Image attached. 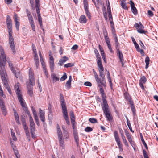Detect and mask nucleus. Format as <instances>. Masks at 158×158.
Instances as JSON below:
<instances>
[{
	"label": "nucleus",
	"instance_id": "obj_37",
	"mask_svg": "<svg viewBox=\"0 0 158 158\" xmlns=\"http://www.w3.org/2000/svg\"><path fill=\"white\" fill-rule=\"evenodd\" d=\"M99 76L102 79V80H103L104 81H105V75L103 73V71H99Z\"/></svg>",
	"mask_w": 158,
	"mask_h": 158
},
{
	"label": "nucleus",
	"instance_id": "obj_62",
	"mask_svg": "<svg viewBox=\"0 0 158 158\" xmlns=\"http://www.w3.org/2000/svg\"><path fill=\"white\" fill-rule=\"evenodd\" d=\"M58 138H63L62 134V132H60L57 133Z\"/></svg>",
	"mask_w": 158,
	"mask_h": 158
},
{
	"label": "nucleus",
	"instance_id": "obj_10",
	"mask_svg": "<svg viewBox=\"0 0 158 158\" xmlns=\"http://www.w3.org/2000/svg\"><path fill=\"white\" fill-rule=\"evenodd\" d=\"M27 16L28 17V20L32 28V29L33 31H34L35 28L33 17L31 13L27 15Z\"/></svg>",
	"mask_w": 158,
	"mask_h": 158
},
{
	"label": "nucleus",
	"instance_id": "obj_24",
	"mask_svg": "<svg viewBox=\"0 0 158 158\" xmlns=\"http://www.w3.org/2000/svg\"><path fill=\"white\" fill-rule=\"evenodd\" d=\"M59 142V145L60 147L62 149H64L65 147L64 143V139L63 138H58Z\"/></svg>",
	"mask_w": 158,
	"mask_h": 158
},
{
	"label": "nucleus",
	"instance_id": "obj_1",
	"mask_svg": "<svg viewBox=\"0 0 158 158\" xmlns=\"http://www.w3.org/2000/svg\"><path fill=\"white\" fill-rule=\"evenodd\" d=\"M0 52L1 58L2 59L3 61L0 62V74L2 79L6 77L7 75L5 69V66L6 61V55L5 54L4 50L3 47L0 45Z\"/></svg>",
	"mask_w": 158,
	"mask_h": 158
},
{
	"label": "nucleus",
	"instance_id": "obj_60",
	"mask_svg": "<svg viewBox=\"0 0 158 158\" xmlns=\"http://www.w3.org/2000/svg\"><path fill=\"white\" fill-rule=\"evenodd\" d=\"M16 72V71L15 72H14L13 73L15 75V77L17 78H18L19 76V74H20V73L19 72Z\"/></svg>",
	"mask_w": 158,
	"mask_h": 158
},
{
	"label": "nucleus",
	"instance_id": "obj_58",
	"mask_svg": "<svg viewBox=\"0 0 158 158\" xmlns=\"http://www.w3.org/2000/svg\"><path fill=\"white\" fill-rule=\"evenodd\" d=\"M32 50L33 52V53L35 52H37L35 48V47L33 44H32Z\"/></svg>",
	"mask_w": 158,
	"mask_h": 158
},
{
	"label": "nucleus",
	"instance_id": "obj_42",
	"mask_svg": "<svg viewBox=\"0 0 158 158\" xmlns=\"http://www.w3.org/2000/svg\"><path fill=\"white\" fill-rule=\"evenodd\" d=\"M0 106L1 109L5 108L4 102L1 99H0Z\"/></svg>",
	"mask_w": 158,
	"mask_h": 158
},
{
	"label": "nucleus",
	"instance_id": "obj_48",
	"mask_svg": "<svg viewBox=\"0 0 158 158\" xmlns=\"http://www.w3.org/2000/svg\"><path fill=\"white\" fill-rule=\"evenodd\" d=\"M26 135L27 137V139L29 140H30V133L29 132V131H25Z\"/></svg>",
	"mask_w": 158,
	"mask_h": 158
},
{
	"label": "nucleus",
	"instance_id": "obj_52",
	"mask_svg": "<svg viewBox=\"0 0 158 158\" xmlns=\"http://www.w3.org/2000/svg\"><path fill=\"white\" fill-rule=\"evenodd\" d=\"M49 56H50L49 63H54V59L53 57L52 56H51V54H49Z\"/></svg>",
	"mask_w": 158,
	"mask_h": 158
},
{
	"label": "nucleus",
	"instance_id": "obj_4",
	"mask_svg": "<svg viewBox=\"0 0 158 158\" xmlns=\"http://www.w3.org/2000/svg\"><path fill=\"white\" fill-rule=\"evenodd\" d=\"M101 106L107 120L109 121H111L113 119V118L110 112L108 103L101 104Z\"/></svg>",
	"mask_w": 158,
	"mask_h": 158
},
{
	"label": "nucleus",
	"instance_id": "obj_49",
	"mask_svg": "<svg viewBox=\"0 0 158 158\" xmlns=\"http://www.w3.org/2000/svg\"><path fill=\"white\" fill-rule=\"evenodd\" d=\"M108 17L109 20H112V17L111 14V11H109L108 12Z\"/></svg>",
	"mask_w": 158,
	"mask_h": 158
},
{
	"label": "nucleus",
	"instance_id": "obj_59",
	"mask_svg": "<svg viewBox=\"0 0 158 158\" xmlns=\"http://www.w3.org/2000/svg\"><path fill=\"white\" fill-rule=\"evenodd\" d=\"M13 110L15 117L19 116L18 113L14 108L13 109Z\"/></svg>",
	"mask_w": 158,
	"mask_h": 158
},
{
	"label": "nucleus",
	"instance_id": "obj_13",
	"mask_svg": "<svg viewBox=\"0 0 158 158\" xmlns=\"http://www.w3.org/2000/svg\"><path fill=\"white\" fill-rule=\"evenodd\" d=\"M130 3L131 11L135 15H136L137 14V10L135 6L134 2L132 1L131 0L130 1Z\"/></svg>",
	"mask_w": 158,
	"mask_h": 158
},
{
	"label": "nucleus",
	"instance_id": "obj_55",
	"mask_svg": "<svg viewBox=\"0 0 158 158\" xmlns=\"http://www.w3.org/2000/svg\"><path fill=\"white\" fill-rule=\"evenodd\" d=\"M107 4V12H108L109 11H111L110 3L109 1H108V3Z\"/></svg>",
	"mask_w": 158,
	"mask_h": 158
},
{
	"label": "nucleus",
	"instance_id": "obj_35",
	"mask_svg": "<svg viewBox=\"0 0 158 158\" xmlns=\"http://www.w3.org/2000/svg\"><path fill=\"white\" fill-rule=\"evenodd\" d=\"M67 76L65 73H64L63 76L61 77L60 79V81L65 80L67 78Z\"/></svg>",
	"mask_w": 158,
	"mask_h": 158
},
{
	"label": "nucleus",
	"instance_id": "obj_22",
	"mask_svg": "<svg viewBox=\"0 0 158 158\" xmlns=\"http://www.w3.org/2000/svg\"><path fill=\"white\" fill-rule=\"evenodd\" d=\"M79 21L81 23H85L87 22V20L85 15H82L79 19Z\"/></svg>",
	"mask_w": 158,
	"mask_h": 158
},
{
	"label": "nucleus",
	"instance_id": "obj_44",
	"mask_svg": "<svg viewBox=\"0 0 158 158\" xmlns=\"http://www.w3.org/2000/svg\"><path fill=\"white\" fill-rule=\"evenodd\" d=\"M15 22L16 28L18 31H19V23L17 20L15 21Z\"/></svg>",
	"mask_w": 158,
	"mask_h": 158
},
{
	"label": "nucleus",
	"instance_id": "obj_34",
	"mask_svg": "<svg viewBox=\"0 0 158 158\" xmlns=\"http://www.w3.org/2000/svg\"><path fill=\"white\" fill-rule=\"evenodd\" d=\"M85 13L88 18L90 19H91V14L89 10V9L85 10Z\"/></svg>",
	"mask_w": 158,
	"mask_h": 158
},
{
	"label": "nucleus",
	"instance_id": "obj_18",
	"mask_svg": "<svg viewBox=\"0 0 158 158\" xmlns=\"http://www.w3.org/2000/svg\"><path fill=\"white\" fill-rule=\"evenodd\" d=\"M68 60L69 58L68 57L65 56H64L60 60L58 63V64L60 66H62L64 63Z\"/></svg>",
	"mask_w": 158,
	"mask_h": 158
},
{
	"label": "nucleus",
	"instance_id": "obj_47",
	"mask_svg": "<svg viewBox=\"0 0 158 158\" xmlns=\"http://www.w3.org/2000/svg\"><path fill=\"white\" fill-rule=\"evenodd\" d=\"M127 125L128 127H129L130 130L131 131V132H132V133H133L134 131L132 129V127H131V124L130 123V122H128V123H127Z\"/></svg>",
	"mask_w": 158,
	"mask_h": 158
},
{
	"label": "nucleus",
	"instance_id": "obj_64",
	"mask_svg": "<svg viewBox=\"0 0 158 158\" xmlns=\"http://www.w3.org/2000/svg\"><path fill=\"white\" fill-rule=\"evenodd\" d=\"M5 2L7 4H10L12 2V0H4Z\"/></svg>",
	"mask_w": 158,
	"mask_h": 158
},
{
	"label": "nucleus",
	"instance_id": "obj_38",
	"mask_svg": "<svg viewBox=\"0 0 158 158\" xmlns=\"http://www.w3.org/2000/svg\"><path fill=\"white\" fill-rule=\"evenodd\" d=\"M50 67L51 72H53L54 69V63H49Z\"/></svg>",
	"mask_w": 158,
	"mask_h": 158
},
{
	"label": "nucleus",
	"instance_id": "obj_7",
	"mask_svg": "<svg viewBox=\"0 0 158 158\" xmlns=\"http://www.w3.org/2000/svg\"><path fill=\"white\" fill-rule=\"evenodd\" d=\"M60 104L62 111L67 110V107L66 106V103L63 94H60Z\"/></svg>",
	"mask_w": 158,
	"mask_h": 158
},
{
	"label": "nucleus",
	"instance_id": "obj_43",
	"mask_svg": "<svg viewBox=\"0 0 158 158\" xmlns=\"http://www.w3.org/2000/svg\"><path fill=\"white\" fill-rule=\"evenodd\" d=\"M44 71V72L47 78H48L49 77L48 74V72L47 70L46 67H44L43 68Z\"/></svg>",
	"mask_w": 158,
	"mask_h": 158
},
{
	"label": "nucleus",
	"instance_id": "obj_26",
	"mask_svg": "<svg viewBox=\"0 0 158 158\" xmlns=\"http://www.w3.org/2000/svg\"><path fill=\"white\" fill-rule=\"evenodd\" d=\"M114 35L115 36L114 37V39L115 41V48L116 49H119V43L118 41V40L117 38V37L116 36V34L114 33Z\"/></svg>",
	"mask_w": 158,
	"mask_h": 158
},
{
	"label": "nucleus",
	"instance_id": "obj_14",
	"mask_svg": "<svg viewBox=\"0 0 158 158\" xmlns=\"http://www.w3.org/2000/svg\"><path fill=\"white\" fill-rule=\"evenodd\" d=\"M114 134L115 141L116 142L118 146L122 145L121 143V142L119 138L117 131H115L114 132Z\"/></svg>",
	"mask_w": 158,
	"mask_h": 158
},
{
	"label": "nucleus",
	"instance_id": "obj_32",
	"mask_svg": "<svg viewBox=\"0 0 158 158\" xmlns=\"http://www.w3.org/2000/svg\"><path fill=\"white\" fill-rule=\"evenodd\" d=\"M6 97V95L4 94L2 88H0V99H1L2 98H5Z\"/></svg>",
	"mask_w": 158,
	"mask_h": 158
},
{
	"label": "nucleus",
	"instance_id": "obj_56",
	"mask_svg": "<svg viewBox=\"0 0 158 158\" xmlns=\"http://www.w3.org/2000/svg\"><path fill=\"white\" fill-rule=\"evenodd\" d=\"M148 15L150 17H152L153 15V13L151 10H148Z\"/></svg>",
	"mask_w": 158,
	"mask_h": 158
},
{
	"label": "nucleus",
	"instance_id": "obj_27",
	"mask_svg": "<svg viewBox=\"0 0 158 158\" xmlns=\"http://www.w3.org/2000/svg\"><path fill=\"white\" fill-rule=\"evenodd\" d=\"M51 77L55 82H56V81L59 80V78L57 77L55 73H52V74Z\"/></svg>",
	"mask_w": 158,
	"mask_h": 158
},
{
	"label": "nucleus",
	"instance_id": "obj_31",
	"mask_svg": "<svg viewBox=\"0 0 158 158\" xmlns=\"http://www.w3.org/2000/svg\"><path fill=\"white\" fill-rule=\"evenodd\" d=\"M83 4L85 10L89 9V6L87 0H84Z\"/></svg>",
	"mask_w": 158,
	"mask_h": 158
},
{
	"label": "nucleus",
	"instance_id": "obj_25",
	"mask_svg": "<svg viewBox=\"0 0 158 158\" xmlns=\"http://www.w3.org/2000/svg\"><path fill=\"white\" fill-rule=\"evenodd\" d=\"M30 129L31 131V136L32 138H33L34 136V131L35 129V126H30Z\"/></svg>",
	"mask_w": 158,
	"mask_h": 158
},
{
	"label": "nucleus",
	"instance_id": "obj_39",
	"mask_svg": "<svg viewBox=\"0 0 158 158\" xmlns=\"http://www.w3.org/2000/svg\"><path fill=\"white\" fill-rule=\"evenodd\" d=\"M131 110L133 112V113L134 114L135 113V108L134 107L133 102H131Z\"/></svg>",
	"mask_w": 158,
	"mask_h": 158
},
{
	"label": "nucleus",
	"instance_id": "obj_23",
	"mask_svg": "<svg viewBox=\"0 0 158 158\" xmlns=\"http://www.w3.org/2000/svg\"><path fill=\"white\" fill-rule=\"evenodd\" d=\"M126 0H121V5L123 9L127 10L128 7L126 5Z\"/></svg>",
	"mask_w": 158,
	"mask_h": 158
},
{
	"label": "nucleus",
	"instance_id": "obj_46",
	"mask_svg": "<svg viewBox=\"0 0 158 158\" xmlns=\"http://www.w3.org/2000/svg\"><path fill=\"white\" fill-rule=\"evenodd\" d=\"M93 130L92 128L90 127H87L85 128V131L86 132H89L92 131Z\"/></svg>",
	"mask_w": 158,
	"mask_h": 158
},
{
	"label": "nucleus",
	"instance_id": "obj_15",
	"mask_svg": "<svg viewBox=\"0 0 158 158\" xmlns=\"http://www.w3.org/2000/svg\"><path fill=\"white\" fill-rule=\"evenodd\" d=\"M124 132L128 141L132 145V140L130 133L126 129L124 130Z\"/></svg>",
	"mask_w": 158,
	"mask_h": 158
},
{
	"label": "nucleus",
	"instance_id": "obj_40",
	"mask_svg": "<svg viewBox=\"0 0 158 158\" xmlns=\"http://www.w3.org/2000/svg\"><path fill=\"white\" fill-rule=\"evenodd\" d=\"M74 65V64L73 63H68L66 64H65L64 65V67L65 68H68L69 67H71Z\"/></svg>",
	"mask_w": 158,
	"mask_h": 158
},
{
	"label": "nucleus",
	"instance_id": "obj_50",
	"mask_svg": "<svg viewBox=\"0 0 158 158\" xmlns=\"http://www.w3.org/2000/svg\"><path fill=\"white\" fill-rule=\"evenodd\" d=\"M84 85L88 86H92V84L89 82H85L84 83Z\"/></svg>",
	"mask_w": 158,
	"mask_h": 158
},
{
	"label": "nucleus",
	"instance_id": "obj_29",
	"mask_svg": "<svg viewBox=\"0 0 158 158\" xmlns=\"http://www.w3.org/2000/svg\"><path fill=\"white\" fill-rule=\"evenodd\" d=\"M145 62L146 63L145 69H147L148 67V65L149 64L150 59L148 56L146 57L145 59Z\"/></svg>",
	"mask_w": 158,
	"mask_h": 158
},
{
	"label": "nucleus",
	"instance_id": "obj_41",
	"mask_svg": "<svg viewBox=\"0 0 158 158\" xmlns=\"http://www.w3.org/2000/svg\"><path fill=\"white\" fill-rule=\"evenodd\" d=\"M89 121L90 122L93 123H96L97 122V119L93 118H90L89 119Z\"/></svg>",
	"mask_w": 158,
	"mask_h": 158
},
{
	"label": "nucleus",
	"instance_id": "obj_57",
	"mask_svg": "<svg viewBox=\"0 0 158 158\" xmlns=\"http://www.w3.org/2000/svg\"><path fill=\"white\" fill-rule=\"evenodd\" d=\"M24 129L25 131H28V128L26 124H25L24 125H23Z\"/></svg>",
	"mask_w": 158,
	"mask_h": 158
},
{
	"label": "nucleus",
	"instance_id": "obj_63",
	"mask_svg": "<svg viewBox=\"0 0 158 158\" xmlns=\"http://www.w3.org/2000/svg\"><path fill=\"white\" fill-rule=\"evenodd\" d=\"M139 42H140V43L139 44L140 45V46L141 47H142L143 49H146V47L144 46V45L143 43L142 42L141 40H140Z\"/></svg>",
	"mask_w": 158,
	"mask_h": 158
},
{
	"label": "nucleus",
	"instance_id": "obj_17",
	"mask_svg": "<svg viewBox=\"0 0 158 158\" xmlns=\"http://www.w3.org/2000/svg\"><path fill=\"white\" fill-rule=\"evenodd\" d=\"M6 23L7 28L12 27V21L9 15L6 17Z\"/></svg>",
	"mask_w": 158,
	"mask_h": 158
},
{
	"label": "nucleus",
	"instance_id": "obj_3",
	"mask_svg": "<svg viewBox=\"0 0 158 158\" xmlns=\"http://www.w3.org/2000/svg\"><path fill=\"white\" fill-rule=\"evenodd\" d=\"M29 80L26 83L28 94L32 96L33 94V87L35 85V80L33 72L31 68L29 69Z\"/></svg>",
	"mask_w": 158,
	"mask_h": 158
},
{
	"label": "nucleus",
	"instance_id": "obj_21",
	"mask_svg": "<svg viewBox=\"0 0 158 158\" xmlns=\"http://www.w3.org/2000/svg\"><path fill=\"white\" fill-rule=\"evenodd\" d=\"M116 52L120 60H123V54L122 52L120 51L119 49H116Z\"/></svg>",
	"mask_w": 158,
	"mask_h": 158
},
{
	"label": "nucleus",
	"instance_id": "obj_8",
	"mask_svg": "<svg viewBox=\"0 0 158 158\" xmlns=\"http://www.w3.org/2000/svg\"><path fill=\"white\" fill-rule=\"evenodd\" d=\"M39 112L40 119L43 123L44 127H46V125L45 123V113L42 111L40 108L39 109Z\"/></svg>",
	"mask_w": 158,
	"mask_h": 158
},
{
	"label": "nucleus",
	"instance_id": "obj_6",
	"mask_svg": "<svg viewBox=\"0 0 158 158\" xmlns=\"http://www.w3.org/2000/svg\"><path fill=\"white\" fill-rule=\"evenodd\" d=\"M134 27L137 29V31L140 33L145 34L147 32L146 31H145L143 30L144 27L140 22H139V24L136 23Z\"/></svg>",
	"mask_w": 158,
	"mask_h": 158
},
{
	"label": "nucleus",
	"instance_id": "obj_61",
	"mask_svg": "<svg viewBox=\"0 0 158 158\" xmlns=\"http://www.w3.org/2000/svg\"><path fill=\"white\" fill-rule=\"evenodd\" d=\"M15 120L16 121V123L18 124H19L20 122H19V116L16 117H15Z\"/></svg>",
	"mask_w": 158,
	"mask_h": 158
},
{
	"label": "nucleus",
	"instance_id": "obj_36",
	"mask_svg": "<svg viewBox=\"0 0 158 158\" xmlns=\"http://www.w3.org/2000/svg\"><path fill=\"white\" fill-rule=\"evenodd\" d=\"M38 20L40 26L41 27L42 26V19L40 15H38Z\"/></svg>",
	"mask_w": 158,
	"mask_h": 158
},
{
	"label": "nucleus",
	"instance_id": "obj_30",
	"mask_svg": "<svg viewBox=\"0 0 158 158\" xmlns=\"http://www.w3.org/2000/svg\"><path fill=\"white\" fill-rule=\"evenodd\" d=\"M35 8L36 10H40L39 7L40 5L39 4V0H35Z\"/></svg>",
	"mask_w": 158,
	"mask_h": 158
},
{
	"label": "nucleus",
	"instance_id": "obj_19",
	"mask_svg": "<svg viewBox=\"0 0 158 158\" xmlns=\"http://www.w3.org/2000/svg\"><path fill=\"white\" fill-rule=\"evenodd\" d=\"M72 81V77L70 76L69 77V79L67 81L65 84L66 88L68 89H69L71 87V82Z\"/></svg>",
	"mask_w": 158,
	"mask_h": 158
},
{
	"label": "nucleus",
	"instance_id": "obj_20",
	"mask_svg": "<svg viewBox=\"0 0 158 158\" xmlns=\"http://www.w3.org/2000/svg\"><path fill=\"white\" fill-rule=\"evenodd\" d=\"M73 134L74 136V139L76 144L78 145L79 143V137L77 131H73Z\"/></svg>",
	"mask_w": 158,
	"mask_h": 158
},
{
	"label": "nucleus",
	"instance_id": "obj_16",
	"mask_svg": "<svg viewBox=\"0 0 158 158\" xmlns=\"http://www.w3.org/2000/svg\"><path fill=\"white\" fill-rule=\"evenodd\" d=\"M62 113L64 115V119L66 120L67 123L69 125L70 124V121L68 116L67 110L62 111Z\"/></svg>",
	"mask_w": 158,
	"mask_h": 158
},
{
	"label": "nucleus",
	"instance_id": "obj_54",
	"mask_svg": "<svg viewBox=\"0 0 158 158\" xmlns=\"http://www.w3.org/2000/svg\"><path fill=\"white\" fill-rule=\"evenodd\" d=\"M143 153L144 158H148V157L147 156L146 152L145 150H143Z\"/></svg>",
	"mask_w": 158,
	"mask_h": 158
},
{
	"label": "nucleus",
	"instance_id": "obj_33",
	"mask_svg": "<svg viewBox=\"0 0 158 158\" xmlns=\"http://www.w3.org/2000/svg\"><path fill=\"white\" fill-rule=\"evenodd\" d=\"M2 79L5 87L9 86L8 83V81L6 79V77H5V78H4V79Z\"/></svg>",
	"mask_w": 158,
	"mask_h": 158
},
{
	"label": "nucleus",
	"instance_id": "obj_11",
	"mask_svg": "<svg viewBox=\"0 0 158 158\" xmlns=\"http://www.w3.org/2000/svg\"><path fill=\"white\" fill-rule=\"evenodd\" d=\"M95 78L98 84V86H101V84H103L104 87H105L106 81L103 80H102L101 79H99L98 77V75L96 74L95 75Z\"/></svg>",
	"mask_w": 158,
	"mask_h": 158
},
{
	"label": "nucleus",
	"instance_id": "obj_28",
	"mask_svg": "<svg viewBox=\"0 0 158 158\" xmlns=\"http://www.w3.org/2000/svg\"><path fill=\"white\" fill-rule=\"evenodd\" d=\"M140 137L141 140L143 143L144 146L147 149H148L147 146V145L146 144L145 141L143 139V136L142 135V134L140 133Z\"/></svg>",
	"mask_w": 158,
	"mask_h": 158
},
{
	"label": "nucleus",
	"instance_id": "obj_45",
	"mask_svg": "<svg viewBox=\"0 0 158 158\" xmlns=\"http://www.w3.org/2000/svg\"><path fill=\"white\" fill-rule=\"evenodd\" d=\"M97 64L98 67L102 66V62H101V59L100 57L99 58L97 61Z\"/></svg>",
	"mask_w": 158,
	"mask_h": 158
},
{
	"label": "nucleus",
	"instance_id": "obj_9",
	"mask_svg": "<svg viewBox=\"0 0 158 158\" xmlns=\"http://www.w3.org/2000/svg\"><path fill=\"white\" fill-rule=\"evenodd\" d=\"M101 86H98L100 87V92L102 95V100L103 101V103L102 104H104L107 103V101L106 100V96L105 94L104 90L102 88L103 86H104L103 84H101Z\"/></svg>",
	"mask_w": 158,
	"mask_h": 158
},
{
	"label": "nucleus",
	"instance_id": "obj_53",
	"mask_svg": "<svg viewBox=\"0 0 158 158\" xmlns=\"http://www.w3.org/2000/svg\"><path fill=\"white\" fill-rule=\"evenodd\" d=\"M2 112L3 114L4 115H6V109L5 108H2Z\"/></svg>",
	"mask_w": 158,
	"mask_h": 158
},
{
	"label": "nucleus",
	"instance_id": "obj_5",
	"mask_svg": "<svg viewBox=\"0 0 158 158\" xmlns=\"http://www.w3.org/2000/svg\"><path fill=\"white\" fill-rule=\"evenodd\" d=\"M9 40L10 48L13 53L15 54L16 53V50L14 44V40L12 35V33L10 32H9Z\"/></svg>",
	"mask_w": 158,
	"mask_h": 158
},
{
	"label": "nucleus",
	"instance_id": "obj_12",
	"mask_svg": "<svg viewBox=\"0 0 158 158\" xmlns=\"http://www.w3.org/2000/svg\"><path fill=\"white\" fill-rule=\"evenodd\" d=\"M146 77L144 76H143L141 77L139 81L140 86L143 90L144 89L143 84L146 83Z\"/></svg>",
	"mask_w": 158,
	"mask_h": 158
},
{
	"label": "nucleus",
	"instance_id": "obj_51",
	"mask_svg": "<svg viewBox=\"0 0 158 158\" xmlns=\"http://www.w3.org/2000/svg\"><path fill=\"white\" fill-rule=\"evenodd\" d=\"M21 121L23 125H25V124H26L25 119L23 117V116H21Z\"/></svg>",
	"mask_w": 158,
	"mask_h": 158
},
{
	"label": "nucleus",
	"instance_id": "obj_2",
	"mask_svg": "<svg viewBox=\"0 0 158 158\" xmlns=\"http://www.w3.org/2000/svg\"><path fill=\"white\" fill-rule=\"evenodd\" d=\"M15 89L16 90V93L21 106L23 108L24 110L27 113L29 117V121H33L32 118L30 114V112L28 110V108L26 106V103L24 102V100L22 97V94L20 93V91L19 89L18 85H15Z\"/></svg>",
	"mask_w": 158,
	"mask_h": 158
}]
</instances>
